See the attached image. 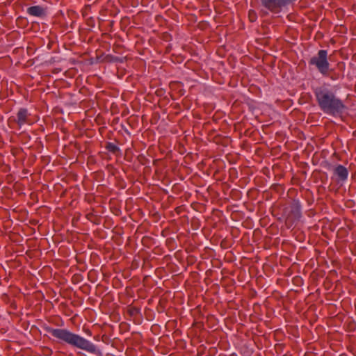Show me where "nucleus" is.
Returning <instances> with one entry per match:
<instances>
[{
    "mask_svg": "<svg viewBox=\"0 0 356 356\" xmlns=\"http://www.w3.org/2000/svg\"><path fill=\"white\" fill-rule=\"evenodd\" d=\"M314 95L320 109L332 116L341 115L346 109L343 102L336 95L326 87H318L314 90Z\"/></svg>",
    "mask_w": 356,
    "mask_h": 356,
    "instance_id": "obj_1",
    "label": "nucleus"
},
{
    "mask_svg": "<svg viewBox=\"0 0 356 356\" xmlns=\"http://www.w3.org/2000/svg\"><path fill=\"white\" fill-rule=\"evenodd\" d=\"M107 149L113 153L119 149V148L115 144L111 143L107 145Z\"/></svg>",
    "mask_w": 356,
    "mask_h": 356,
    "instance_id": "obj_7",
    "label": "nucleus"
},
{
    "mask_svg": "<svg viewBox=\"0 0 356 356\" xmlns=\"http://www.w3.org/2000/svg\"><path fill=\"white\" fill-rule=\"evenodd\" d=\"M332 71L330 72V73ZM329 77H330L331 79L332 80H336L337 79V76H331L330 74L328 76Z\"/></svg>",
    "mask_w": 356,
    "mask_h": 356,
    "instance_id": "obj_9",
    "label": "nucleus"
},
{
    "mask_svg": "<svg viewBox=\"0 0 356 356\" xmlns=\"http://www.w3.org/2000/svg\"><path fill=\"white\" fill-rule=\"evenodd\" d=\"M334 176L338 182H345L348 177V169L342 165H337L333 170Z\"/></svg>",
    "mask_w": 356,
    "mask_h": 356,
    "instance_id": "obj_5",
    "label": "nucleus"
},
{
    "mask_svg": "<svg viewBox=\"0 0 356 356\" xmlns=\"http://www.w3.org/2000/svg\"><path fill=\"white\" fill-rule=\"evenodd\" d=\"M45 330L54 337L88 353L97 355L99 351L96 346L84 337L71 332L67 329L46 327Z\"/></svg>",
    "mask_w": 356,
    "mask_h": 356,
    "instance_id": "obj_2",
    "label": "nucleus"
},
{
    "mask_svg": "<svg viewBox=\"0 0 356 356\" xmlns=\"http://www.w3.org/2000/svg\"><path fill=\"white\" fill-rule=\"evenodd\" d=\"M249 17L252 22H254L256 19V14L254 11L249 12Z\"/></svg>",
    "mask_w": 356,
    "mask_h": 356,
    "instance_id": "obj_8",
    "label": "nucleus"
},
{
    "mask_svg": "<svg viewBox=\"0 0 356 356\" xmlns=\"http://www.w3.org/2000/svg\"><path fill=\"white\" fill-rule=\"evenodd\" d=\"M15 121L17 122L19 127L26 124H32V122L30 119V114L29 113L28 110L24 108H21L19 109L17 113Z\"/></svg>",
    "mask_w": 356,
    "mask_h": 356,
    "instance_id": "obj_4",
    "label": "nucleus"
},
{
    "mask_svg": "<svg viewBox=\"0 0 356 356\" xmlns=\"http://www.w3.org/2000/svg\"><path fill=\"white\" fill-rule=\"evenodd\" d=\"M26 12L29 15L33 17H42L45 15V10L40 6L29 7Z\"/></svg>",
    "mask_w": 356,
    "mask_h": 356,
    "instance_id": "obj_6",
    "label": "nucleus"
},
{
    "mask_svg": "<svg viewBox=\"0 0 356 356\" xmlns=\"http://www.w3.org/2000/svg\"><path fill=\"white\" fill-rule=\"evenodd\" d=\"M309 64L314 66L323 76H328L330 72L332 71L330 68L327 50H319L315 56L310 58Z\"/></svg>",
    "mask_w": 356,
    "mask_h": 356,
    "instance_id": "obj_3",
    "label": "nucleus"
}]
</instances>
